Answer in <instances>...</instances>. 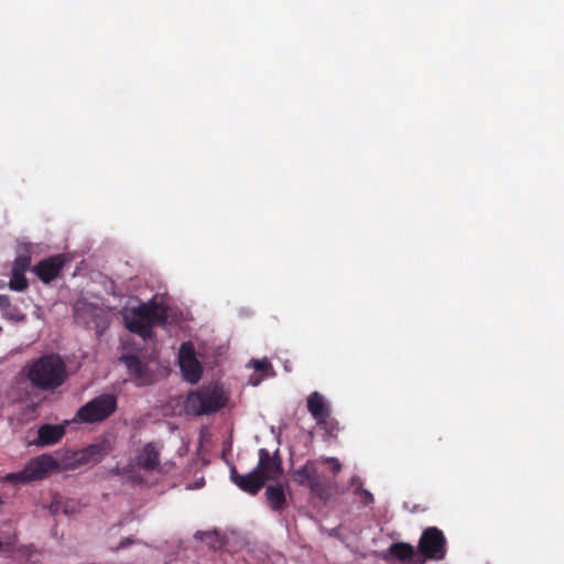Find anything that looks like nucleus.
Instances as JSON below:
<instances>
[{
  "mask_svg": "<svg viewBox=\"0 0 564 564\" xmlns=\"http://www.w3.org/2000/svg\"><path fill=\"white\" fill-rule=\"evenodd\" d=\"M121 360L126 364L129 373L138 386H147L151 382L147 366L133 355H124Z\"/></svg>",
  "mask_w": 564,
  "mask_h": 564,
  "instance_id": "f8f14e48",
  "label": "nucleus"
},
{
  "mask_svg": "<svg viewBox=\"0 0 564 564\" xmlns=\"http://www.w3.org/2000/svg\"><path fill=\"white\" fill-rule=\"evenodd\" d=\"M178 365L183 375V378L192 383H197L203 373V367L197 360L194 347L191 343H183L180 347L178 352Z\"/></svg>",
  "mask_w": 564,
  "mask_h": 564,
  "instance_id": "0eeeda50",
  "label": "nucleus"
},
{
  "mask_svg": "<svg viewBox=\"0 0 564 564\" xmlns=\"http://www.w3.org/2000/svg\"><path fill=\"white\" fill-rule=\"evenodd\" d=\"M29 286L28 279L25 278V272L12 271L11 270V279L9 281V288L13 291L22 292L26 290Z\"/></svg>",
  "mask_w": 564,
  "mask_h": 564,
  "instance_id": "aec40b11",
  "label": "nucleus"
},
{
  "mask_svg": "<svg viewBox=\"0 0 564 564\" xmlns=\"http://www.w3.org/2000/svg\"><path fill=\"white\" fill-rule=\"evenodd\" d=\"M324 463L330 466L334 474H338L341 469V464L336 457H327L324 459Z\"/></svg>",
  "mask_w": 564,
  "mask_h": 564,
  "instance_id": "a878e982",
  "label": "nucleus"
},
{
  "mask_svg": "<svg viewBox=\"0 0 564 564\" xmlns=\"http://www.w3.org/2000/svg\"><path fill=\"white\" fill-rule=\"evenodd\" d=\"M258 456L259 460L254 469L261 475L263 481H278L283 475L282 459L279 451L271 455L267 448H260Z\"/></svg>",
  "mask_w": 564,
  "mask_h": 564,
  "instance_id": "6e6552de",
  "label": "nucleus"
},
{
  "mask_svg": "<svg viewBox=\"0 0 564 564\" xmlns=\"http://www.w3.org/2000/svg\"><path fill=\"white\" fill-rule=\"evenodd\" d=\"M3 286H4V282L0 281V289H2Z\"/></svg>",
  "mask_w": 564,
  "mask_h": 564,
  "instance_id": "c85d7f7f",
  "label": "nucleus"
},
{
  "mask_svg": "<svg viewBox=\"0 0 564 564\" xmlns=\"http://www.w3.org/2000/svg\"><path fill=\"white\" fill-rule=\"evenodd\" d=\"M388 552L393 558L402 563L413 561L415 556L414 547L405 542L392 543L389 546Z\"/></svg>",
  "mask_w": 564,
  "mask_h": 564,
  "instance_id": "f3484780",
  "label": "nucleus"
},
{
  "mask_svg": "<svg viewBox=\"0 0 564 564\" xmlns=\"http://www.w3.org/2000/svg\"><path fill=\"white\" fill-rule=\"evenodd\" d=\"M95 329L98 337H100L108 328V321L106 316L101 314H94Z\"/></svg>",
  "mask_w": 564,
  "mask_h": 564,
  "instance_id": "5701e85b",
  "label": "nucleus"
},
{
  "mask_svg": "<svg viewBox=\"0 0 564 564\" xmlns=\"http://www.w3.org/2000/svg\"><path fill=\"white\" fill-rule=\"evenodd\" d=\"M65 435V427L59 424H43L37 430L35 444L48 446L58 443Z\"/></svg>",
  "mask_w": 564,
  "mask_h": 564,
  "instance_id": "ddd939ff",
  "label": "nucleus"
},
{
  "mask_svg": "<svg viewBox=\"0 0 564 564\" xmlns=\"http://www.w3.org/2000/svg\"><path fill=\"white\" fill-rule=\"evenodd\" d=\"M229 394L219 382H209L187 393L184 410L187 414L203 416L214 414L224 409Z\"/></svg>",
  "mask_w": 564,
  "mask_h": 564,
  "instance_id": "7ed1b4c3",
  "label": "nucleus"
},
{
  "mask_svg": "<svg viewBox=\"0 0 564 564\" xmlns=\"http://www.w3.org/2000/svg\"><path fill=\"white\" fill-rule=\"evenodd\" d=\"M267 502L273 511H282L286 506V497L281 485L268 486L264 492Z\"/></svg>",
  "mask_w": 564,
  "mask_h": 564,
  "instance_id": "dca6fc26",
  "label": "nucleus"
},
{
  "mask_svg": "<svg viewBox=\"0 0 564 564\" xmlns=\"http://www.w3.org/2000/svg\"><path fill=\"white\" fill-rule=\"evenodd\" d=\"M26 378L37 390L53 391L64 384L68 372L64 360L51 354L34 360L28 368Z\"/></svg>",
  "mask_w": 564,
  "mask_h": 564,
  "instance_id": "f03ea898",
  "label": "nucleus"
},
{
  "mask_svg": "<svg viewBox=\"0 0 564 564\" xmlns=\"http://www.w3.org/2000/svg\"><path fill=\"white\" fill-rule=\"evenodd\" d=\"M307 410L316 421V423H323L325 417H328L332 414V408L329 403L326 401L323 394L317 391L312 392L307 397Z\"/></svg>",
  "mask_w": 564,
  "mask_h": 564,
  "instance_id": "9b49d317",
  "label": "nucleus"
},
{
  "mask_svg": "<svg viewBox=\"0 0 564 564\" xmlns=\"http://www.w3.org/2000/svg\"><path fill=\"white\" fill-rule=\"evenodd\" d=\"M67 262L65 254L59 253L50 256L39 261L33 268L32 272L45 284L55 280Z\"/></svg>",
  "mask_w": 564,
  "mask_h": 564,
  "instance_id": "1a4fd4ad",
  "label": "nucleus"
},
{
  "mask_svg": "<svg viewBox=\"0 0 564 564\" xmlns=\"http://www.w3.org/2000/svg\"><path fill=\"white\" fill-rule=\"evenodd\" d=\"M252 366L257 371H268L271 368V364L267 359H254L252 360Z\"/></svg>",
  "mask_w": 564,
  "mask_h": 564,
  "instance_id": "393cba45",
  "label": "nucleus"
},
{
  "mask_svg": "<svg viewBox=\"0 0 564 564\" xmlns=\"http://www.w3.org/2000/svg\"><path fill=\"white\" fill-rule=\"evenodd\" d=\"M138 466L145 470L152 471L160 465V453L153 443H148L137 457Z\"/></svg>",
  "mask_w": 564,
  "mask_h": 564,
  "instance_id": "4468645a",
  "label": "nucleus"
},
{
  "mask_svg": "<svg viewBox=\"0 0 564 564\" xmlns=\"http://www.w3.org/2000/svg\"><path fill=\"white\" fill-rule=\"evenodd\" d=\"M11 305L10 297L8 295L0 294V308L7 310Z\"/></svg>",
  "mask_w": 564,
  "mask_h": 564,
  "instance_id": "bb28decb",
  "label": "nucleus"
},
{
  "mask_svg": "<svg viewBox=\"0 0 564 564\" xmlns=\"http://www.w3.org/2000/svg\"><path fill=\"white\" fill-rule=\"evenodd\" d=\"M117 406L118 401L115 394L102 393L80 406L76 417L83 423L102 422L116 412Z\"/></svg>",
  "mask_w": 564,
  "mask_h": 564,
  "instance_id": "20e7f679",
  "label": "nucleus"
},
{
  "mask_svg": "<svg viewBox=\"0 0 564 564\" xmlns=\"http://www.w3.org/2000/svg\"><path fill=\"white\" fill-rule=\"evenodd\" d=\"M355 494L357 496H359L360 498V501L365 505V506H368L370 503L373 502V496L370 491H368L367 489L362 488L361 486H358L355 490Z\"/></svg>",
  "mask_w": 564,
  "mask_h": 564,
  "instance_id": "b1692460",
  "label": "nucleus"
},
{
  "mask_svg": "<svg viewBox=\"0 0 564 564\" xmlns=\"http://www.w3.org/2000/svg\"><path fill=\"white\" fill-rule=\"evenodd\" d=\"M105 452H106L105 443L90 444L77 453L76 460L79 464H86L91 460L98 459L100 456H102L105 454Z\"/></svg>",
  "mask_w": 564,
  "mask_h": 564,
  "instance_id": "a211bd4d",
  "label": "nucleus"
},
{
  "mask_svg": "<svg viewBox=\"0 0 564 564\" xmlns=\"http://www.w3.org/2000/svg\"><path fill=\"white\" fill-rule=\"evenodd\" d=\"M419 552L430 560H442L446 553V539L436 527H429L419 540Z\"/></svg>",
  "mask_w": 564,
  "mask_h": 564,
  "instance_id": "423d86ee",
  "label": "nucleus"
},
{
  "mask_svg": "<svg viewBox=\"0 0 564 564\" xmlns=\"http://www.w3.org/2000/svg\"><path fill=\"white\" fill-rule=\"evenodd\" d=\"M230 479L240 490L249 495H257L265 484L256 469L248 474H239L234 466L230 467Z\"/></svg>",
  "mask_w": 564,
  "mask_h": 564,
  "instance_id": "9d476101",
  "label": "nucleus"
},
{
  "mask_svg": "<svg viewBox=\"0 0 564 564\" xmlns=\"http://www.w3.org/2000/svg\"><path fill=\"white\" fill-rule=\"evenodd\" d=\"M31 264V257L26 254L18 256L12 264V271L25 272Z\"/></svg>",
  "mask_w": 564,
  "mask_h": 564,
  "instance_id": "4be33fe9",
  "label": "nucleus"
},
{
  "mask_svg": "<svg viewBox=\"0 0 564 564\" xmlns=\"http://www.w3.org/2000/svg\"><path fill=\"white\" fill-rule=\"evenodd\" d=\"M308 488L312 495L323 501H326L332 496V492L335 488V482L325 475L317 473L315 479L312 481Z\"/></svg>",
  "mask_w": 564,
  "mask_h": 564,
  "instance_id": "2eb2a0df",
  "label": "nucleus"
},
{
  "mask_svg": "<svg viewBox=\"0 0 564 564\" xmlns=\"http://www.w3.org/2000/svg\"><path fill=\"white\" fill-rule=\"evenodd\" d=\"M57 467L58 464L53 456L41 455L32 458L22 470L7 474L3 480L14 485L26 484L43 479L50 471L57 469Z\"/></svg>",
  "mask_w": 564,
  "mask_h": 564,
  "instance_id": "39448f33",
  "label": "nucleus"
},
{
  "mask_svg": "<svg viewBox=\"0 0 564 564\" xmlns=\"http://www.w3.org/2000/svg\"><path fill=\"white\" fill-rule=\"evenodd\" d=\"M167 318V306L156 297L130 308L123 315L126 327L144 340L153 336V325L163 326Z\"/></svg>",
  "mask_w": 564,
  "mask_h": 564,
  "instance_id": "f257e3e1",
  "label": "nucleus"
},
{
  "mask_svg": "<svg viewBox=\"0 0 564 564\" xmlns=\"http://www.w3.org/2000/svg\"><path fill=\"white\" fill-rule=\"evenodd\" d=\"M133 543V540L130 538H126L120 541L119 545L116 547V550L124 549Z\"/></svg>",
  "mask_w": 564,
  "mask_h": 564,
  "instance_id": "cd10ccee",
  "label": "nucleus"
},
{
  "mask_svg": "<svg viewBox=\"0 0 564 564\" xmlns=\"http://www.w3.org/2000/svg\"><path fill=\"white\" fill-rule=\"evenodd\" d=\"M318 470L314 462H306L302 467L295 470V479L299 485L310 487L315 479Z\"/></svg>",
  "mask_w": 564,
  "mask_h": 564,
  "instance_id": "6ab92c4d",
  "label": "nucleus"
},
{
  "mask_svg": "<svg viewBox=\"0 0 564 564\" xmlns=\"http://www.w3.org/2000/svg\"><path fill=\"white\" fill-rule=\"evenodd\" d=\"M316 424L321 430L325 431L328 436H336L338 432V422L332 417V414H329L328 417H325L323 423Z\"/></svg>",
  "mask_w": 564,
  "mask_h": 564,
  "instance_id": "412c9836",
  "label": "nucleus"
}]
</instances>
